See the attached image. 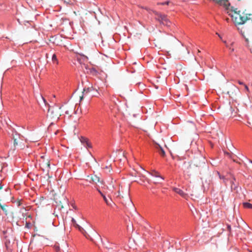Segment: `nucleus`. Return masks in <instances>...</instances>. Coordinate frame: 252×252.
Segmentation results:
<instances>
[{
	"label": "nucleus",
	"instance_id": "f257e3e1",
	"mask_svg": "<svg viewBox=\"0 0 252 252\" xmlns=\"http://www.w3.org/2000/svg\"><path fill=\"white\" fill-rule=\"evenodd\" d=\"M205 165V159L199 156L195 158L191 162H185L184 164V172L189 175L190 173L196 171L198 169L203 168Z\"/></svg>",
	"mask_w": 252,
	"mask_h": 252
},
{
	"label": "nucleus",
	"instance_id": "f03ea898",
	"mask_svg": "<svg viewBox=\"0 0 252 252\" xmlns=\"http://www.w3.org/2000/svg\"><path fill=\"white\" fill-rule=\"evenodd\" d=\"M61 107L57 106L50 107L48 109V117L53 120L57 121L61 115L59 111Z\"/></svg>",
	"mask_w": 252,
	"mask_h": 252
},
{
	"label": "nucleus",
	"instance_id": "7ed1b4c3",
	"mask_svg": "<svg viewBox=\"0 0 252 252\" xmlns=\"http://www.w3.org/2000/svg\"><path fill=\"white\" fill-rule=\"evenodd\" d=\"M231 16L233 21L238 25H242L248 20V17L246 16H242L240 14V11H239V12L235 11Z\"/></svg>",
	"mask_w": 252,
	"mask_h": 252
},
{
	"label": "nucleus",
	"instance_id": "20e7f679",
	"mask_svg": "<svg viewBox=\"0 0 252 252\" xmlns=\"http://www.w3.org/2000/svg\"><path fill=\"white\" fill-rule=\"evenodd\" d=\"M41 159L39 160L40 165L43 170H47L48 171L49 169L50 168V162L48 159H45L44 156H42L40 157Z\"/></svg>",
	"mask_w": 252,
	"mask_h": 252
},
{
	"label": "nucleus",
	"instance_id": "39448f33",
	"mask_svg": "<svg viewBox=\"0 0 252 252\" xmlns=\"http://www.w3.org/2000/svg\"><path fill=\"white\" fill-rule=\"evenodd\" d=\"M87 181H88L89 182L93 183V184H96L97 183H98L100 182V178L99 177L97 176L96 175H92L91 176H87Z\"/></svg>",
	"mask_w": 252,
	"mask_h": 252
},
{
	"label": "nucleus",
	"instance_id": "423d86ee",
	"mask_svg": "<svg viewBox=\"0 0 252 252\" xmlns=\"http://www.w3.org/2000/svg\"><path fill=\"white\" fill-rule=\"evenodd\" d=\"M127 195H128V191H126V193H124L123 187L120 185L119 186V189L118 191L117 197L124 198L125 196H126Z\"/></svg>",
	"mask_w": 252,
	"mask_h": 252
},
{
	"label": "nucleus",
	"instance_id": "0eeeda50",
	"mask_svg": "<svg viewBox=\"0 0 252 252\" xmlns=\"http://www.w3.org/2000/svg\"><path fill=\"white\" fill-rule=\"evenodd\" d=\"M173 190L176 192L177 193L180 194L181 196L186 198L187 196V194L185 193L182 189L177 188H173Z\"/></svg>",
	"mask_w": 252,
	"mask_h": 252
},
{
	"label": "nucleus",
	"instance_id": "6e6552de",
	"mask_svg": "<svg viewBox=\"0 0 252 252\" xmlns=\"http://www.w3.org/2000/svg\"><path fill=\"white\" fill-rule=\"evenodd\" d=\"M156 148L157 149L159 154L162 157H164L165 156V152L164 150L159 144H157V145L156 146Z\"/></svg>",
	"mask_w": 252,
	"mask_h": 252
},
{
	"label": "nucleus",
	"instance_id": "1a4fd4ad",
	"mask_svg": "<svg viewBox=\"0 0 252 252\" xmlns=\"http://www.w3.org/2000/svg\"><path fill=\"white\" fill-rule=\"evenodd\" d=\"M12 223H15L17 225H19V217L17 216V213H12Z\"/></svg>",
	"mask_w": 252,
	"mask_h": 252
},
{
	"label": "nucleus",
	"instance_id": "9d476101",
	"mask_svg": "<svg viewBox=\"0 0 252 252\" xmlns=\"http://www.w3.org/2000/svg\"><path fill=\"white\" fill-rule=\"evenodd\" d=\"M76 228H77L78 229V230L81 232L84 235L87 237V232L85 231V230L81 227L80 226L79 224H78L77 223H76L74 225Z\"/></svg>",
	"mask_w": 252,
	"mask_h": 252
},
{
	"label": "nucleus",
	"instance_id": "9b49d317",
	"mask_svg": "<svg viewBox=\"0 0 252 252\" xmlns=\"http://www.w3.org/2000/svg\"><path fill=\"white\" fill-rule=\"evenodd\" d=\"M76 228H77L78 229V230L81 232L84 235L87 237V232L85 231V230L81 227L80 226L79 224H78L77 223H76L74 225Z\"/></svg>",
	"mask_w": 252,
	"mask_h": 252
},
{
	"label": "nucleus",
	"instance_id": "f8f14e48",
	"mask_svg": "<svg viewBox=\"0 0 252 252\" xmlns=\"http://www.w3.org/2000/svg\"><path fill=\"white\" fill-rule=\"evenodd\" d=\"M97 189L98 191L99 192V193L101 194V195L103 197V198L105 202L106 203V204L107 205H111L110 203L109 202V201L108 200V199H107L106 196L101 192V191L99 189Z\"/></svg>",
	"mask_w": 252,
	"mask_h": 252
},
{
	"label": "nucleus",
	"instance_id": "ddd939ff",
	"mask_svg": "<svg viewBox=\"0 0 252 252\" xmlns=\"http://www.w3.org/2000/svg\"><path fill=\"white\" fill-rule=\"evenodd\" d=\"M243 205L245 208L252 209V204L248 202H244Z\"/></svg>",
	"mask_w": 252,
	"mask_h": 252
},
{
	"label": "nucleus",
	"instance_id": "4468645a",
	"mask_svg": "<svg viewBox=\"0 0 252 252\" xmlns=\"http://www.w3.org/2000/svg\"><path fill=\"white\" fill-rule=\"evenodd\" d=\"M20 134L16 131L12 133L13 139H17L18 140L20 138Z\"/></svg>",
	"mask_w": 252,
	"mask_h": 252
},
{
	"label": "nucleus",
	"instance_id": "2eb2a0df",
	"mask_svg": "<svg viewBox=\"0 0 252 252\" xmlns=\"http://www.w3.org/2000/svg\"><path fill=\"white\" fill-rule=\"evenodd\" d=\"M74 111V108L73 106L70 107L68 109H67L65 113L67 115H69L70 113H72Z\"/></svg>",
	"mask_w": 252,
	"mask_h": 252
},
{
	"label": "nucleus",
	"instance_id": "dca6fc26",
	"mask_svg": "<svg viewBox=\"0 0 252 252\" xmlns=\"http://www.w3.org/2000/svg\"><path fill=\"white\" fill-rule=\"evenodd\" d=\"M151 174L152 176H155L156 177L160 178L161 180L164 179V178H162L161 176H160V175L159 174V173H158L157 172L154 171Z\"/></svg>",
	"mask_w": 252,
	"mask_h": 252
},
{
	"label": "nucleus",
	"instance_id": "f3484780",
	"mask_svg": "<svg viewBox=\"0 0 252 252\" xmlns=\"http://www.w3.org/2000/svg\"><path fill=\"white\" fill-rule=\"evenodd\" d=\"M80 141L82 144L85 145L89 141V140L85 137H81L80 138Z\"/></svg>",
	"mask_w": 252,
	"mask_h": 252
},
{
	"label": "nucleus",
	"instance_id": "a211bd4d",
	"mask_svg": "<svg viewBox=\"0 0 252 252\" xmlns=\"http://www.w3.org/2000/svg\"><path fill=\"white\" fill-rule=\"evenodd\" d=\"M92 90V87L88 88L87 89L84 88L83 91L82 92V94H87L89 92H91Z\"/></svg>",
	"mask_w": 252,
	"mask_h": 252
},
{
	"label": "nucleus",
	"instance_id": "6ab92c4d",
	"mask_svg": "<svg viewBox=\"0 0 252 252\" xmlns=\"http://www.w3.org/2000/svg\"><path fill=\"white\" fill-rule=\"evenodd\" d=\"M0 207L1 209L5 212V214L7 215V210L6 209V206L2 205L0 203Z\"/></svg>",
	"mask_w": 252,
	"mask_h": 252
},
{
	"label": "nucleus",
	"instance_id": "aec40b11",
	"mask_svg": "<svg viewBox=\"0 0 252 252\" xmlns=\"http://www.w3.org/2000/svg\"><path fill=\"white\" fill-rule=\"evenodd\" d=\"M52 60L53 62H56L57 63H58V60H57L56 55L55 54H54L53 55Z\"/></svg>",
	"mask_w": 252,
	"mask_h": 252
},
{
	"label": "nucleus",
	"instance_id": "412c9836",
	"mask_svg": "<svg viewBox=\"0 0 252 252\" xmlns=\"http://www.w3.org/2000/svg\"><path fill=\"white\" fill-rule=\"evenodd\" d=\"M84 146L86 147L87 148H91L92 146L91 145V143L88 141L86 144L84 145Z\"/></svg>",
	"mask_w": 252,
	"mask_h": 252
},
{
	"label": "nucleus",
	"instance_id": "4be33fe9",
	"mask_svg": "<svg viewBox=\"0 0 252 252\" xmlns=\"http://www.w3.org/2000/svg\"><path fill=\"white\" fill-rule=\"evenodd\" d=\"M105 169H106V170H108V172H110L111 170H112V168H111V167L110 165H109V166H106L105 167H104Z\"/></svg>",
	"mask_w": 252,
	"mask_h": 252
},
{
	"label": "nucleus",
	"instance_id": "5701e85b",
	"mask_svg": "<svg viewBox=\"0 0 252 252\" xmlns=\"http://www.w3.org/2000/svg\"><path fill=\"white\" fill-rule=\"evenodd\" d=\"M231 189H235L236 186L234 185V183L233 181H231Z\"/></svg>",
	"mask_w": 252,
	"mask_h": 252
},
{
	"label": "nucleus",
	"instance_id": "b1692460",
	"mask_svg": "<svg viewBox=\"0 0 252 252\" xmlns=\"http://www.w3.org/2000/svg\"><path fill=\"white\" fill-rule=\"evenodd\" d=\"M230 110L231 111V117H234L235 116H236L235 114H234V115L233 114V113H234V110L233 109V108L231 107H230Z\"/></svg>",
	"mask_w": 252,
	"mask_h": 252
},
{
	"label": "nucleus",
	"instance_id": "393cba45",
	"mask_svg": "<svg viewBox=\"0 0 252 252\" xmlns=\"http://www.w3.org/2000/svg\"><path fill=\"white\" fill-rule=\"evenodd\" d=\"M14 140V146L15 147L18 145V140L17 139H13Z\"/></svg>",
	"mask_w": 252,
	"mask_h": 252
},
{
	"label": "nucleus",
	"instance_id": "a878e982",
	"mask_svg": "<svg viewBox=\"0 0 252 252\" xmlns=\"http://www.w3.org/2000/svg\"><path fill=\"white\" fill-rule=\"evenodd\" d=\"M244 86L245 87V89L246 90V91L249 93L250 91H249V88L246 85V84H244Z\"/></svg>",
	"mask_w": 252,
	"mask_h": 252
},
{
	"label": "nucleus",
	"instance_id": "bb28decb",
	"mask_svg": "<svg viewBox=\"0 0 252 252\" xmlns=\"http://www.w3.org/2000/svg\"><path fill=\"white\" fill-rule=\"evenodd\" d=\"M79 55L80 56H82L84 58V59H85L86 60H88V57L86 56H85V55H84L83 54H80Z\"/></svg>",
	"mask_w": 252,
	"mask_h": 252
},
{
	"label": "nucleus",
	"instance_id": "cd10ccee",
	"mask_svg": "<svg viewBox=\"0 0 252 252\" xmlns=\"http://www.w3.org/2000/svg\"><path fill=\"white\" fill-rule=\"evenodd\" d=\"M85 94H82V95L80 96V101H82L84 98V95Z\"/></svg>",
	"mask_w": 252,
	"mask_h": 252
},
{
	"label": "nucleus",
	"instance_id": "c85d7f7f",
	"mask_svg": "<svg viewBox=\"0 0 252 252\" xmlns=\"http://www.w3.org/2000/svg\"><path fill=\"white\" fill-rule=\"evenodd\" d=\"M71 221H72V222L73 223L74 225H75V224L76 223H76V220H75V219H74V218H72V220H71Z\"/></svg>",
	"mask_w": 252,
	"mask_h": 252
},
{
	"label": "nucleus",
	"instance_id": "c756f323",
	"mask_svg": "<svg viewBox=\"0 0 252 252\" xmlns=\"http://www.w3.org/2000/svg\"><path fill=\"white\" fill-rule=\"evenodd\" d=\"M169 1H167L165 2L162 3L161 4H163V5L167 4V5H168L169 4Z\"/></svg>",
	"mask_w": 252,
	"mask_h": 252
},
{
	"label": "nucleus",
	"instance_id": "7c9ffc66",
	"mask_svg": "<svg viewBox=\"0 0 252 252\" xmlns=\"http://www.w3.org/2000/svg\"><path fill=\"white\" fill-rule=\"evenodd\" d=\"M161 20H162V22H163L164 21H166V19L164 16H163V17L161 18Z\"/></svg>",
	"mask_w": 252,
	"mask_h": 252
},
{
	"label": "nucleus",
	"instance_id": "2f4dec72",
	"mask_svg": "<svg viewBox=\"0 0 252 252\" xmlns=\"http://www.w3.org/2000/svg\"><path fill=\"white\" fill-rule=\"evenodd\" d=\"M238 83L240 84V85H244V84H245L243 82L240 81H238Z\"/></svg>",
	"mask_w": 252,
	"mask_h": 252
},
{
	"label": "nucleus",
	"instance_id": "473e14b6",
	"mask_svg": "<svg viewBox=\"0 0 252 252\" xmlns=\"http://www.w3.org/2000/svg\"><path fill=\"white\" fill-rule=\"evenodd\" d=\"M226 47L229 48L230 49H231L232 51H234V49L233 48H231V47H229L228 45H226Z\"/></svg>",
	"mask_w": 252,
	"mask_h": 252
},
{
	"label": "nucleus",
	"instance_id": "72a5a7b5",
	"mask_svg": "<svg viewBox=\"0 0 252 252\" xmlns=\"http://www.w3.org/2000/svg\"><path fill=\"white\" fill-rule=\"evenodd\" d=\"M18 206H20L21 203L20 200H18L17 202Z\"/></svg>",
	"mask_w": 252,
	"mask_h": 252
},
{
	"label": "nucleus",
	"instance_id": "f704fd0d",
	"mask_svg": "<svg viewBox=\"0 0 252 252\" xmlns=\"http://www.w3.org/2000/svg\"><path fill=\"white\" fill-rule=\"evenodd\" d=\"M2 186L1 185V184H0V189H2Z\"/></svg>",
	"mask_w": 252,
	"mask_h": 252
},
{
	"label": "nucleus",
	"instance_id": "c9c22d12",
	"mask_svg": "<svg viewBox=\"0 0 252 252\" xmlns=\"http://www.w3.org/2000/svg\"><path fill=\"white\" fill-rule=\"evenodd\" d=\"M37 241L36 239H33L32 241V242H33L34 241L36 242Z\"/></svg>",
	"mask_w": 252,
	"mask_h": 252
},
{
	"label": "nucleus",
	"instance_id": "e433bc0d",
	"mask_svg": "<svg viewBox=\"0 0 252 252\" xmlns=\"http://www.w3.org/2000/svg\"><path fill=\"white\" fill-rule=\"evenodd\" d=\"M220 179H224V177H223V176L221 177L220 176Z\"/></svg>",
	"mask_w": 252,
	"mask_h": 252
},
{
	"label": "nucleus",
	"instance_id": "4c0bfd02",
	"mask_svg": "<svg viewBox=\"0 0 252 252\" xmlns=\"http://www.w3.org/2000/svg\"><path fill=\"white\" fill-rule=\"evenodd\" d=\"M159 183V182L158 181H157L155 182V183L157 184V183Z\"/></svg>",
	"mask_w": 252,
	"mask_h": 252
},
{
	"label": "nucleus",
	"instance_id": "58836bf2",
	"mask_svg": "<svg viewBox=\"0 0 252 252\" xmlns=\"http://www.w3.org/2000/svg\"><path fill=\"white\" fill-rule=\"evenodd\" d=\"M225 154H226L227 155H229V154L228 153H225Z\"/></svg>",
	"mask_w": 252,
	"mask_h": 252
},
{
	"label": "nucleus",
	"instance_id": "ea45409f",
	"mask_svg": "<svg viewBox=\"0 0 252 252\" xmlns=\"http://www.w3.org/2000/svg\"><path fill=\"white\" fill-rule=\"evenodd\" d=\"M226 20L227 21H228L229 19H228V18H227V19H226Z\"/></svg>",
	"mask_w": 252,
	"mask_h": 252
},
{
	"label": "nucleus",
	"instance_id": "a19ab883",
	"mask_svg": "<svg viewBox=\"0 0 252 252\" xmlns=\"http://www.w3.org/2000/svg\"><path fill=\"white\" fill-rule=\"evenodd\" d=\"M54 124V122H51V125H53Z\"/></svg>",
	"mask_w": 252,
	"mask_h": 252
},
{
	"label": "nucleus",
	"instance_id": "79ce46f5",
	"mask_svg": "<svg viewBox=\"0 0 252 252\" xmlns=\"http://www.w3.org/2000/svg\"><path fill=\"white\" fill-rule=\"evenodd\" d=\"M43 98L44 101L45 102V99L44 98Z\"/></svg>",
	"mask_w": 252,
	"mask_h": 252
},
{
	"label": "nucleus",
	"instance_id": "37998d69",
	"mask_svg": "<svg viewBox=\"0 0 252 252\" xmlns=\"http://www.w3.org/2000/svg\"><path fill=\"white\" fill-rule=\"evenodd\" d=\"M250 162H251V163H252V160H250Z\"/></svg>",
	"mask_w": 252,
	"mask_h": 252
},
{
	"label": "nucleus",
	"instance_id": "c03bdc74",
	"mask_svg": "<svg viewBox=\"0 0 252 252\" xmlns=\"http://www.w3.org/2000/svg\"><path fill=\"white\" fill-rule=\"evenodd\" d=\"M239 1H240L241 0H238Z\"/></svg>",
	"mask_w": 252,
	"mask_h": 252
}]
</instances>
